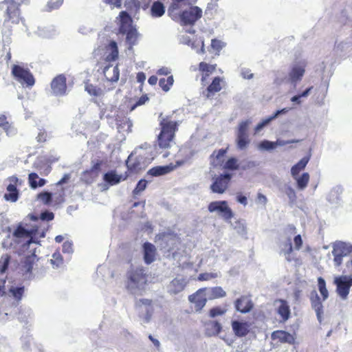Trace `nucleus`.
<instances>
[{"label": "nucleus", "mask_w": 352, "mask_h": 352, "mask_svg": "<svg viewBox=\"0 0 352 352\" xmlns=\"http://www.w3.org/2000/svg\"><path fill=\"white\" fill-rule=\"evenodd\" d=\"M29 220L36 223L38 221V217L33 214L28 215L16 225L12 235H8L1 243L3 248L13 249L19 255L24 256L21 261V270L28 278L30 276L36 259L35 251L38 244L36 236L38 233V225H28Z\"/></svg>", "instance_id": "nucleus-1"}, {"label": "nucleus", "mask_w": 352, "mask_h": 352, "mask_svg": "<svg viewBox=\"0 0 352 352\" xmlns=\"http://www.w3.org/2000/svg\"><path fill=\"white\" fill-rule=\"evenodd\" d=\"M155 157L153 148L147 143L135 148L129 156L126 166L129 169L135 172L144 169Z\"/></svg>", "instance_id": "nucleus-2"}, {"label": "nucleus", "mask_w": 352, "mask_h": 352, "mask_svg": "<svg viewBox=\"0 0 352 352\" xmlns=\"http://www.w3.org/2000/svg\"><path fill=\"white\" fill-rule=\"evenodd\" d=\"M10 260V256L8 254L2 255L0 259V296H3L8 290L16 300L20 301L25 291L24 286L6 285V276H3V273L8 268Z\"/></svg>", "instance_id": "nucleus-3"}, {"label": "nucleus", "mask_w": 352, "mask_h": 352, "mask_svg": "<svg viewBox=\"0 0 352 352\" xmlns=\"http://www.w3.org/2000/svg\"><path fill=\"white\" fill-rule=\"evenodd\" d=\"M147 282L146 273L142 267L132 268L128 273L127 288L133 294L144 289Z\"/></svg>", "instance_id": "nucleus-4"}, {"label": "nucleus", "mask_w": 352, "mask_h": 352, "mask_svg": "<svg viewBox=\"0 0 352 352\" xmlns=\"http://www.w3.org/2000/svg\"><path fill=\"white\" fill-rule=\"evenodd\" d=\"M161 132L158 135V145L160 148H166L170 146L173 142L177 122L170 121L168 118H162L160 122Z\"/></svg>", "instance_id": "nucleus-5"}, {"label": "nucleus", "mask_w": 352, "mask_h": 352, "mask_svg": "<svg viewBox=\"0 0 352 352\" xmlns=\"http://www.w3.org/2000/svg\"><path fill=\"white\" fill-rule=\"evenodd\" d=\"M332 254L333 256L334 266H340L343 261V258L348 257L352 253V245L346 242L336 241L331 245Z\"/></svg>", "instance_id": "nucleus-6"}, {"label": "nucleus", "mask_w": 352, "mask_h": 352, "mask_svg": "<svg viewBox=\"0 0 352 352\" xmlns=\"http://www.w3.org/2000/svg\"><path fill=\"white\" fill-rule=\"evenodd\" d=\"M202 16V10L198 6H192L189 10L179 14L177 20L182 25H193Z\"/></svg>", "instance_id": "nucleus-7"}, {"label": "nucleus", "mask_w": 352, "mask_h": 352, "mask_svg": "<svg viewBox=\"0 0 352 352\" xmlns=\"http://www.w3.org/2000/svg\"><path fill=\"white\" fill-rule=\"evenodd\" d=\"M210 212H216L225 221H230L233 217L231 208L228 206L226 201H214L209 204L208 206Z\"/></svg>", "instance_id": "nucleus-8"}, {"label": "nucleus", "mask_w": 352, "mask_h": 352, "mask_svg": "<svg viewBox=\"0 0 352 352\" xmlns=\"http://www.w3.org/2000/svg\"><path fill=\"white\" fill-rule=\"evenodd\" d=\"M333 283L336 285V292L338 296L342 300L347 299L352 286V277L346 275L336 276Z\"/></svg>", "instance_id": "nucleus-9"}, {"label": "nucleus", "mask_w": 352, "mask_h": 352, "mask_svg": "<svg viewBox=\"0 0 352 352\" xmlns=\"http://www.w3.org/2000/svg\"><path fill=\"white\" fill-rule=\"evenodd\" d=\"M307 62L305 60H301L298 62L294 63L290 71L288 73V79L289 83L296 87L298 82L300 81L305 74Z\"/></svg>", "instance_id": "nucleus-10"}, {"label": "nucleus", "mask_w": 352, "mask_h": 352, "mask_svg": "<svg viewBox=\"0 0 352 352\" xmlns=\"http://www.w3.org/2000/svg\"><path fill=\"white\" fill-rule=\"evenodd\" d=\"M232 175L230 173L221 174L213 178L210 185V190L214 193L223 194L227 190L230 182Z\"/></svg>", "instance_id": "nucleus-11"}, {"label": "nucleus", "mask_w": 352, "mask_h": 352, "mask_svg": "<svg viewBox=\"0 0 352 352\" xmlns=\"http://www.w3.org/2000/svg\"><path fill=\"white\" fill-rule=\"evenodd\" d=\"M12 73L16 79L21 84H25L27 86H32L34 84V78L32 74L23 67L14 65L12 69Z\"/></svg>", "instance_id": "nucleus-12"}, {"label": "nucleus", "mask_w": 352, "mask_h": 352, "mask_svg": "<svg viewBox=\"0 0 352 352\" xmlns=\"http://www.w3.org/2000/svg\"><path fill=\"white\" fill-rule=\"evenodd\" d=\"M51 88L55 96L65 95L67 91L66 77L63 74L55 77L51 82Z\"/></svg>", "instance_id": "nucleus-13"}, {"label": "nucleus", "mask_w": 352, "mask_h": 352, "mask_svg": "<svg viewBox=\"0 0 352 352\" xmlns=\"http://www.w3.org/2000/svg\"><path fill=\"white\" fill-rule=\"evenodd\" d=\"M310 301L312 309L315 311L317 319L320 323L322 321L323 305L316 290L310 293Z\"/></svg>", "instance_id": "nucleus-14"}, {"label": "nucleus", "mask_w": 352, "mask_h": 352, "mask_svg": "<svg viewBox=\"0 0 352 352\" xmlns=\"http://www.w3.org/2000/svg\"><path fill=\"white\" fill-rule=\"evenodd\" d=\"M280 254L285 256L287 262H292L294 260V254H292L293 248L292 244V239L287 237L281 241L279 244Z\"/></svg>", "instance_id": "nucleus-15"}, {"label": "nucleus", "mask_w": 352, "mask_h": 352, "mask_svg": "<svg viewBox=\"0 0 352 352\" xmlns=\"http://www.w3.org/2000/svg\"><path fill=\"white\" fill-rule=\"evenodd\" d=\"M207 299L208 298L205 296L204 289L202 288L188 297L189 301L195 303L196 311H200L206 305Z\"/></svg>", "instance_id": "nucleus-16"}, {"label": "nucleus", "mask_w": 352, "mask_h": 352, "mask_svg": "<svg viewBox=\"0 0 352 352\" xmlns=\"http://www.w3.org/2000/svg\"><path fill=\"white\" fill-rule=\"evenodd\" d=\"M234 306L236 311L242 314H246L252 310L253 303L248 296H242L236 300Z\"/></svg>", "instance_id": "nucleus-17"}, {"label": "nucleus", "mask_w": 352, "mask_h": 352, "mask_svg": "<svg viewBox=\"0 0 352 352\" xmlns=\"http://www.w3.org/2000/svg\"><path fill=\"white\" fill-rule=\"evenodd\" d=\"M136 305L141 308H143L144 307V311L146 312L145 316L144 318V322H148L153 312L152 300L146 298L140 299L136 302Z\"/></svg>", "instance_id": "nucleus-18"}, {"label": "nucleus", "mask_w": 352, "mask_h": 352, "mask_svg": "<svg viewBox=\"0 0 352 352\" xmlns=\"http://www.w3.org/2000/svg\"><path fill=\"white\" fill-rule=\"evenodd\" d=\"M249 327L247 322H239L238 320H233L232 322V330L238 337L245 336L249 332Z\"/></svg>", "instance_id": "nucleus-19"}, {"label": "nucleus", "mask_w": 352, "mask_h": 352, "mask_svg": "<svg viewBox=\"0 0 352 352\" xmlns=\"http://www.w3.org/2000/svg\"><path fill=\"white\" fill-rule=\"evenodd\" d=\"M196 1L197 0H173V3L168 8V14L173 20H177L179 14L175 12L181 8L182 4H191L195 3Z\"/></svg>", "instance_id": "nucleus-20"}, {"label": "nucleus", "mask_w": 352, "mask_h": 352, "mask_svg": "<svg viewBox=\"0 0 352 352\" xmlns=\"http://www.w3.org/2000/svg\"><path fill=\"white\" fill-rule=\"evenodd\" d=\"M144 260L146 263L150 264L155 261L156 248L154 245L146 242L143 245Z\"/></svg>", "instance_id": "nucleus-21"}, {"label": "nucleus", "mask_w": 352, "mask_h": 352, "mask_svg": "<svg viewBox=\"0 0 352 352\" xmlns=\"http://www.w3.org/2000/svg\"><path fill=\"white\" fill-rule=\"evenodd\" d=\"M272 339L278 340L282 343L293 344L294 342V336L285 331H276L272 333Z\"/></svg>", "instance_id": "nucleus-22"}, {"label": "nucleus", "mask_w": 352, "mask_h": 352, "mask_svg": "<svg viewBox=\"0 0 352 352\" xmlns=\"http://www.w3.org/2000/svg\"><path fill=\"white\" fill-rule=\"evenodd\" d=\"M203 289H204L205 296H207L209 300L223 298L226 296V292L221 287Z\"/></svg>", "instance_id": "nucleus-23"}, {"label": "nucleus", "mask_w": 352, "mask_h": 352, "mask_svg": "<svg viewBox=\"0 0 352 352\" xmlns=\"http://www.w3.org/2000/svg\"><path fill=\"white\" fill-rule=\"evenodd\" d=\"M175 167V166L172 164L155 166L151 168L147 172V174L153 177L161 176L171 172L174 170Z\"/></svg>", "instance_id": "nucleus-24"}, {"label": "nucleus", "mask_w": 352, "mask_h": 352, "mask_svg": "<svg viewBox=\"0 0 352 352\" xmlns=\"http://www.w3.org/2000/svg\"><path fill=\"white\" fill-rule=\"evenodd\" d=\"M221 329V324L216 320H210L206 324V333L208 336L218 335Z\"/></svg>", "instance_id": "nucleus-25"}, {"label": "nucleus", "mask_w": 352, "mask_h": 352, "mask_svg": "<svg viewBox=\"0 0 352 352\" xmlns=\"http://www.w3.org/2000/svg\"><path fill=\"white\" fill-rule=\"evenodd\" d=\"M279 305L277 307V312L282 318L283 320L286 321L290 316V309L287 301L284 300H278L276 301Z\"/></svg>", "instance_id": "nucleus-26"}, {"label": "nucleus", "mask_w": 352, "mask_h": 352, "mask_svg": "<svg viewBox=\"0 0 352 352\" xmlns=\"http://www.w3.org/2000/svg\"><path fill=\"white\" fill-rule=\"evenodd\" d=\"M104 74L109 81L117 82L119 79L120 72L117 65L113 67L110 66L106 67L104 69Z\"/></svg>", "instance_id": "nucleus-27"}, {"label": "nucleus", "mask_w": 352, "mask_h": 352, "mask_svg": "<svg viewBox=\"0 0 352 352\" xmlns=\"http://www.w3.org/2000/svg\"><path fill=\"white\" fill-rule=\"evenodd\" d=\"M159 239H162V241L166 243L164 248H167L168 251L173 249L174 245L177 241V237L175 235H173L168 233H163L159 235Z\"/></svg>", "instance_id": "nucleus-28"}, {"label": "nucleus", "mask_w": 352, "mask_h": 352, "mask_svg": "<svg viewBox=\"0 0 352 352\" xmlns=\"http://www.w3.org/2000/svg\"><path fill=\"white\" fill-rule=\"evenodd\" d=\"M103 179L108 184L113 186L119 184L122 177L121 175H118L116 171L111 170L103 175Z\"/></svg>", "instance_id": "nucleus-29"}, {"label": "nucleus", "mask_w": 352, "mask_h": 352, "mask_svg": "<svg viewBox=\"0 0 352 352\" xmlns=\"http://www.w3.org/2000/svg\"><path fill=\"white\" fill-rule=\"evenodd\" d=\"M120 32H126L127 28H132L131 27V18L129 14L125 12L122 11L120 13Z\"/></svg>", "instance_id": "nucleus-30"}, {"label": "nucleus", "mask_w": 352, "mask_h": 352, "mask_svg": "<svg viewBox=\"0 0 352 352\" xmlns=\"http://www.w3.org/2000/svg\"><path fill=\"white\" fill-rule=\"evenodd\" d=\"M7 15L9 19L14 23H18L20 21L19 10L18 7L14 4H10L7 8Z\"/></svg>", "instance_id": "nucleus-31"}, {"label": "nucleus", "mask_w": 352, "mask_h": 352, "mask_svg": "<svg viewBox=\"0 0 352 352\" xmlns=\"http://www.w3.org/2000/svg\"><path fill=\"white\" fill-rule=\"evenodd\" d=\"M184 288V281L177 278L173 280L168 286V292L173 294H178L182 292Z\"/></svg>", "instance_id": "nucleus-32"}, {"label": "nucleus", "mask_w": 352, "mask_h": 352, "mask_svg": "<svg viewBox=\"0 0 352 352\" xmlns=\"http://www.w3.org/2000/svg\"><path fill=\"white\" fill-rule=\"evenodd\" d=\"M0 127L5 131L6 135L9 137L14 136L16 133V129L9 124L5 116H0Z\"/></svg>", "instance_id": "nucleus-33"}, {"label": "nucleus", "mask_w": 352, "mask_h": 352, "mask_svg": "<svg viewBox=\"0 0 352 352\" xmlns=\"http://www.w3.org/2000/svg\"><path fill=\"white\" fill-rule=\"evenodd\" d=\"M227 152V149H219L214 151L210 155L211 163L214 166H217L221 164L223 162V157Z\"/></svg>", "instance_id": "nucleus-34"}, {"label": "nucleus", "mask_w": 352, "mask_h": 352, "mask_svg": "<svg viewBox=\"0 0 352 352\" xmlns=\"http://www.w3.org/2000/svg\"><path fill=\"white\" fill-rule=\"evenodd\" d=\"M309 160V157H304L296 164L293 166L291 168L292 177L298 175L299 173L306 167Z\"/></svg>", "instance_id": "nucleus-35"}, {"label": "nucleus", "mask_w": 352, "mask_h": 352, "mask_svg": "<svg viewBox=\"0 0 352 352\" xmlns=\"http://www.w3.org/2000/svg\"><path fill=\"white\" fill-rule=\"evenodd\" d=\"M122 34H126V42L131 45H133L136 43L138 33L137 30L133 28H127V30L126 32H120Z\"/></svg>", "instance_id": "nucleus-36"}, {"label": "nucleus", "mask_w": 352, "mask_h": 352, "mask_svg": "<svg viewBox=\"0 0 352 352\" xmlns=\"http://www.w3.org/2000/svg\"><path fill=\"white\" fill-rule=\"evenodd\" d=\"M151 14L153 17H160L165 12V8L160 1H155L151 6Z\"/></svg>", "instance_id": "nucleus-37"}, {"label": "nucleus", "mask_w": 352, "mask_h": 352, "mask_svg": "<svg viewBox=\"0 0 352 352\" xmlns=\"http://www.w3.org/2000/svg\"><path fill=\"white\" fill-rule=\"evenodd\" d=\"M293 177L296 181L297 187L300 190H304L307 186L309 181V173H304L301 176L297 175Z\"/></svg>", "instance_id": "nucleus-38"}, {"label": "nucleus", "mask_w": 352, "mask_h": 352, "mask_svg": "<svg viewBox=\"0 0 352 352\" xmlns=\"http://www.w3.org/2000/svg\"><path fill=\"white\" fill-rule=\"evenodd\" d=\"M221 78L219 77H215L212 83L207 88V98L210 97V94H214L219 91L221 89V87L220 85Z\"/></svg>", "instance_id": "nucleus-39"}, {"label": "nucleus", "mask_w": 352, "mask_h": 352, "mask_svg": "<svg viewBox=\"0 0 352 352\" xmlns=\"http://www.w3.org/2000/svg\"><path fill=\"white\" fill-rule=\"evenodd\" d=\"M274 82L276 85H280L283 83H289L288 79V74L283 71H276L274 73Z\"/></svg>", "instance_id": "nucleus-40"}, {"label": "nucleus", "mask_w": 352, "mask_h": 352, "mask_svg": "<svg viewBox=\"0 0 352 352\" xmlns=\"http://www.w3.org/2000/svg\"><path fill=\"white\" fill-rule=\"evenodd\" d=\"M281 190L287 196L289 203L293 204L296 201V194L293 188H292L289 185L285 184Z\"/></svg>", "instance_id": "nucleus-41"}, {"label": "nucleus", "mask_w": 352, "mask_h": 352, "mask_svg": "<svg viewBox=\"0 0 352 352\" xmlns=\"http://www.w3.org/2000/svg\"><path fill=\"white\" fill-rule=\"evenodd\" d=\"M85 90L91 96H101L104 94V91L102 89L90 83H85Z\"/></svg>", "instance_id": "nucleus-42"}, {"label": "nucleus", "mask_w": 352, "mask_h": 352, "mask_svg": "<svg viewBox=\"0 0 352 352\" xmlns=\"http://www.w3.org/2000/svg\"><path fill=\"white\" fill-rule=\"evenodd\" d=\"M252 121L251 119L242 121L239 123L236 135H248V129L252 124Z\"/></svg>", "instance_id": "nucleus-43"}, {"label": "nucleus", "mask_w": 352, "mask_h": 352, "mask_svg": "<svg viewBox=\"0 0 352 352\" xmlns=\"http://www.w3.org/2000/svg\"><path fill=\"white\" fill-rule=\"evenodd\" d=\"M199 70L206 74V76H202L201 80L204 81L206 76L212 73L215 70V65H209L204 62H201L199 65Z\"/></svg>", "instance_id": "nucleus-44"}, {"label": "nucleus", "mask_w": 352, "mask_h": 352, "mask_svg": "<svg viewBox=\"0 0 352 352\" xmlns=\"http://www.w3.org/2000/svg\"><path fill=\"white\" fill-rule=\"evenodd\" d=\"M249 135H236V142L237 148L240 150L245 149L250 143Z\"/></svg>", "instance_id": "nucleus-45"}, {"label": "nucleus", "mask_w": 352, "mask_h": 352, "mask_svg": "<svg viewBox=\"0 0 352 352\" xmlns=\"http://www.w3.org/2000/svg\"><path fill=\"white\" fill-rule=\"evenodd\" d=\"M50 262L54 268H59L63 265V260L60 252H54Z\"/></svg>", "instance_id": "nucleus-46"}, {"label": "nucleus", "mask_w": 352, "mask_h": 352, "mask_svg": "<svg viewBox=\"0 0 352 352\" xmlns=\"http://www.w3.org/2000/svg\"><path fill=\"white\" fill-rule=\"evenodd\" d=\"M318 290L322 296L323 300L324 301L329 297V292L326 287L325 280L322 277H319L318 278Z\"/></svg>", "instance_id": "nucleus-47"}, {"label": "nucleus", "mask_w": 352, "mask_h": 352, "mask_svg": "<svg viewBox=\"0 0 352 352\" xmlns=\"http://www.w3.org/2000/svg\"><path fill=\"white\" fill-rule=\"evenodd\" d=\"M173 76H170L166 79L164 78H160L159 81V85L164 91H168L170 90V88L173 85Z\"/></svg>", "instance_id": "nucleus-48"}, {"label": "nucleus", "mask_w": 352, "mask_h": 352, "mask_svg": "<svg viewBox=\"0 0 352 352\" xmlns=\"http://www.w3.org/2000/svg\"><path fill=\"white\" fill-rule=\"evenodd\" d=\"M223 168L231 170H238L239 168V165L238 164L237 159L235 157L229 158L224 164Z\"/></svg>", "instance_id": "nucleus-49"}, {"label": "nucleus", "mask_w": 352, "mask_h": 352, "mask_svg": "<svg viewBox=\"0 0 352 352\" xmlns=\"http://www.w3.org/2000/svg\"><path fill=\"white\" fill-rule=\"evenodd\" d=\"M109 48L111 52L107 56L109 60H115L118 56V50L117 43L115 41H111L109 43Z\"/></svg>", "instance_id": "nucleus-50"}, {"label": "nucleus", "mask_w": 352, "mask_h": 352, "mask_svg": "<svg viewBox=\"0 0 352 352\" xmlns=\"http://www.w3.org/2000/svg\"><path fill=\"white\" fill-rule=\"evenodd\" d=\"M258 148L261 150L270 151L273 150L275 148L274 142H271L269 140H263L260 142L258 144Z\"/></svg>", "instance_id": "nucleus-51"}, {"label": "nucleus", "mask_w": 352, "mask_h": 352, "mask_svg": "<svg viewBox=\"0 0 352 352\" xmlns=\"http://www.w3.org/2000/svg\"><path fill=\"white\" fill-rule=\"evenodd\" d=\"M219 276V274L217 272H206L200 274L198 276L199 280H209L212 278H215Z\"/></svg>", "instance_id": "nucleus-52"}, {"label": "nucleus", "mask_w": 352, "mask_h": 352, "mask_svg": "<svg viewBox=\"0 0 352 352\" xmlns=\"http://www.w3.org/2000/svg\"><path fill=\"white\" fill-rule=\"evenodd\" d=\"M38 198L44 204H49L52 201V194L49 192H41L38 195Z\"/></svg>", "instance_id": "nucleus-53"}, {"label": "nucleus", "mask_w": 352, "mask_h": 352, "mask_svg": "<svg viewBox=\"0 0 352 352\" xmlns=\"http://www.w3.org/2000/svg\"><path fill=\"white\" fill-rule=\"evenodd\" d=\"M226 309H222L220 307H215L212 308L209 312V316L211 318H215L218 316H222L226 314Z\"/></svg>", "instance_id": "nucleus-54"}, {"label": "nucleus", "mask_w": 352, "mask_h": 352, "mask_svg": "<svg viewBox=\"0 0 352 352\" xmlns=\"http://www.w3.org/2000/svg\"><path fill=\"white\" fill-rule=\"evenodd\" d=\"M147 182L145 179H141L138 182V183L136 185L135 188L133 190V194L134 195H139L140 194L143 190H145L146 187Z\"/></svg>", "instance_id": "nucleus-55"}, {"label": "nucleus", "mask_w": 352, "mask_h": 352, "mask_svg": "<svg viewBox=\"0 0 352 352\" xmlns=\"http://www.w3.org/2000/svg\"><path fill=\"white\" fill-rule=\"evenodd\" d=\"M37 179H38V176L35 173H31L28 175L30 186L33 189H35L38 187V182H36Z\"/></svg>", "instance_id": "nucleus-56"}, {"label": "nucleus", "mask_w": 352, "mask_h": 352, "mask_svg": "<svg viewBox=\"0 0 352 352\" xmlns=\"http://www.w3.org/2000/svg\"><path fill=\"white\" fill-rule=\"evenodd\" d=\"M63 0H50L47 2V10L51 11L54 9L58 8L63 3Z\"/></svg>", "instance_id": "nucleus-57"}, {"label": "nucleus", "mask_w": 352, "mask_h": 352, "mask_svg": "<svg viewBox=\"0 0 352 352\" xmlns=\"http://www.w3.org/2000/svg\"><path fill=\"white\" fill-rule=\"evenodd\" d=\"M300 142L299 140H283L278 139L276 142H274V144H275V148H276V146H285V145H287L289 144L296 143V142Z\"/></svg>", "instance_id": "nucleus-58"}, {"label": "nucleus", "mask_w": 352, "mask_h": 352, "mask_svg": "<svg viewBox=\"0 0 352 352\" xmlns=\"http://www.w3.org/2000/svg\"><path fill=\"white\" fill-rule=\"evenodd\" d=\"M272 120L271 118L269 117L263 120L261 123L258 124L254 129L255 133H258L261 131L266 125H267Z\"/></svg>", "instance_id": "nucleus-59"}, {"label": "nucleus", "mask_w": 352, "mask_h": 352, "mask_svg": "<svg viewBox=\"0 0 352 352\" xmlns=\"http://www.w3.org/2000/svg\"><path fill=\"white\" fill-rule=\"evenodd\" d=\"M236 226H235L234 229L236 230L237 232L240 234H245L247 233L246 227L244 223L240 221L236 222Z\"/></svg>", "instance_id": "nucleus-60"}, {"label": "nucleus", "mask_w": 352, "mask_h": 352, "mask_svg": "<svg viewBox=\"0 0 352 352\" xmlns=\"http://www.w3.org/2000/svg\"><path fill=\"white\" fill-rule=\"evenodd\" d=\"M18 192H8L4 195V198L8 201L15 202L18 199Z\"/></svg>", "instance_id": "nucleus-61"}, {"label": "nucleus", "mask_w": 352, "mask_h": 352, "mask_svg": "<svg viewBox=\"0 0 352 352\" xmlns=\"http://www.w3.org/2000/svg\"><path fill=\"white\" fill-rule=\"evenodd\" d=\"M63 253L72 254L73 252L72 243L67 241L63 244Z\"/></svg>", "instance_id": "nucleus-62"}, {"label": "nucleus", "mask_w": 352, "mask_h": 352, "mask_svg": "<svg viewBox=\"0 0 352 352\" xmlns=\"http://www.w3.org/2000/svg\"><path fill=\"white\" fill-rule=\"evenodd\" d=\"M54 217V213L47 210L43 212L41 214V219L43 221H51Z\"/></svg>", "instance_id": "nucleus-63"}, {"label": "nucleus", "mask_w": 352, "mask_h": 352, "mask_svg": "<svg viewBox=\"0 0 352 352\" xmlns=\"http://www.w3.org/2000/svg\"><path fill=\"white\" fill-rule=\"evenodd\" d=\"M91 171H98L100 169V167L102 164V160H93L91 161Z\"/></svg>", "instance_id": "nucleus-64"}]
</instances>
